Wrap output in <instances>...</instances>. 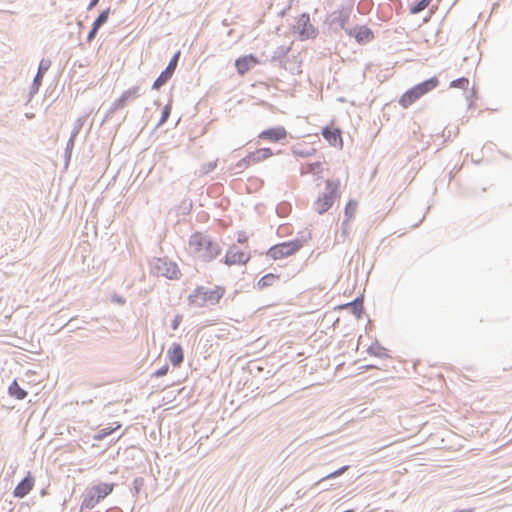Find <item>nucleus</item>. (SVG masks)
Returning a JSON list of instances; mask_svg holds the SVG:
<instances>
[{"instance_id":"nucleus-1","label":"nucleus","mask_w":512,"mask_h":512,"mask_svg":"<svg viewBox=\"0 0 512 512\" xmlns=\"http://www.w3.org/2000/svg\"><path fill=\"white\" fill-rule=\"evenodd\" d=\"M189 253L198 261L208 263L221 254V246L209 234L203 232L193 233L188 241Z\"/></svg>"},{"instance_id":"nucleus-2","label":"nucleus","mask_w":512,"mask_h":512,"mask_svg":"<svg viewBox=\"0 0 512 512\" xmlns=\"http://www.w3.org/2000/svg\"><path fill=\"white\" fill-rule=\"evenodd\" d=\"M438 85L439 79L436 76L424 80L423 82L408 89L399 99V104L403 108H408L422 96L437 88Z\"/></svg>"},{"instance_id":"nucleus-3","label":"nucleus","mask_w":512,"mask_h":512,"mask_svg":"<svg viewBox=\"0 0 512 512\" xmlns=\"http://www.w3.org/2000/svg\"><path fill=\"white\" fill-rule=\"evenodd\" d=\"M224 294L225 288L223 286H215L214 289L197 286L193 293L188 296V300L191 304L204 307L207 303L211 305L218 304Z\"/></svg>"},{"instance_id":"nucleus-4","label":"nucleus","mask_w":512,"mask_h":512,"mask_svg":"<svg viewBox=\"0 0 512 512\" xmlns=\"http://www.w3.org/2000/svg\"><path fill=\"white\" fill-rule=\"evenodd\" d=\"M325 184L326 191L321 196H319L313 204L314 210L319 214H324L326 211H328L332 207L335 199L340 197L339 180H327Z\"/></svg>"},{"instance_id":"nucleus-5","label":"nucleus","mask_w":512,"mask_h":512,"mask_svg":"<svg viewBox=\"0 0 512 512\" xmlns=\"http://www.w3.org/2000/svg\"><path fill=\"white\" fill-rule=\"evenodd\" d=\"M151 272L156 276H163L167 279L176 280L180 277L178 265L167 257L154 258L151 263Z\"/></svg>"},{"instance_id":"nucleus-6","label":"nucleus","mask_w":512,"mask_h":512,"mask_svg":"<svg viewBox=\"0 0 512 512\" xmlns=\"http://www.w3.org/2000/svg\"><path fill=\"white\" fill-rule=\"evenodd\" d=\"M303 247V241L300 239H293L285 242L278 243L271 246L266 255L274 260L289 257L298 252Z\"/></svg>"},{"instance_id":"nucleus-7","label":"nucleus","mask_w":512,"mask_h":512,"mask_svg":"<svg viewBox=\"0 0 512 512\" xmlns=\"http://www.w3.org/2000/svg\"><path fill=\"white\" fill-rule=\"evenodd\" d=\"M298 32V37L301 41L307 39H314L318 35L317 28L314 27L310 22V15L306 12L302 13L298 19L297 24L295 26Z\"/></svg>"},{"instance_id":"nucleus-8","label":"nucleus","mask_w":512,"mask_h":512,"mask_svg":"<svg viewBox=\"0 0 512 512\" xmlns=\"http://www.w3.org/2000/svg\"><path fill=\"white\" fill-rule=\"evenodd\" d=\"M272 155H273V152L270 148L257 149L256 151L250 152L244 158L239 160L235 165V169H237L239 172L243 171L251 164H255L260 161L266 160V159L270 158Z\"/></svg>"},{"instance_id":"nucleus-9","label":"nucleus","mask_w":512,"mask_h":512,"mask_svg":"<svg viewBox=\"0 0 512 512\" xmlns=\"http://www.w3.org/2000/svg\"><path fill=\"white\" fill-rule=\"evenodd\" d=\"M139 89L138 86H134L123 92L122 95L113 102L103 121H107L117 110L123 109L128 101L136 99L139 96Z\"/></svg>"},{"instance_id":"nucleus-10","label":"nucleus","mask_w":512,"mask_h":512,"mask_svg":"<svg viewBox=\"0 0 512 512\" xmlns=\"http://www.w3.org/2000/svg\"><path fill=\"white\" fill-rule=\"evenodd\" d=\"M353 5L349 4L346 7L333 11L327 18V21L334 29H346L345 25L350 19Z\"/></svg>"},{"instance_id":"nucleus-11","label":"nucleus","mask_w":512,"mask_h":512,"mask_svg":"<svg viewBox=\"0 0 512 512\" xmlns=\"http://www.w3.org/2000/svg\"><path fill=\"white\" fill-rule=\"evenodd\" d=\"M180 58V51L176 52L170 59L166 68L160 73L152 85V89L158 90L164 86L173 76Z\"/></svg>"},{"instance_id":"nucleus-12","label":"nucleus","mask_w":512,"mask_h":512,"mask_svg":"<svg viewBox=\"0 0 512 512\" xmlns=\"http://www.w3.org/2000/svg\"><path fill=\"white\" fill-rule=\"evenodd\" d=\"M251 258L250 254H246L244 251H241L236 245L231 246L224 257L221 260L224 264L228 266H232L235 264L244 265Z\"/></svg>"},{"instance_id":"nucleus-13","label":"nucleus","mask_w":512,"mask_h":512,"mask_svg":"<svg viewBox=\"0 0 512 512\" xmlns=\"http://www.w3.org/2000/svg\"><path fill=\"white\" fill-rule=\"evenodd\" d=\"M345 32L348 36L354 37L356 42L360 45L370 43L374 39L373 31L365 25L345 29Z\"/></svg>"},{"instance_id":"nucleus-14","label":"nucleus","mask_w":512,"mask_h":512,"mask_svg":"<svg viewBox=\"0 0 512 512\" xmlns=\"http://www.w3.org/2000/svg\"><path fill=\"white\" fill-rule=\"evenodd\" d=\"M51 66V60L43 58L38 66V70L36 75L33 78L32 85L30 88V94L33 96L38 93L40 86L42 85V81L45 73L49 70Z\"/></svg>"},{"instance_id":"nucleus-15","label":"nucleus","mask_w":512,"mask_h":512,"mask_svg":"<svg viewBox=\"0 0 512 512\" xmlns=\"http://www.w3.org/2000/svg\"><path fill=\"white\" fill-rule=\"evenodd\" d=\"M287 134L288 133L283 126H276L263 130L258 137L270 142H280L281 140L286 139Z\"/></svg>"},{"instance_id":"nucleus-16","label":"nucleus","mask_w":512,"mask_h":512,"mask_svg":"<svg viewBox=\"0 0 512 512\" xmlns=\"http://www.w3.org/2000/svg\"><path fill=\"white\" fill-rule=\"evenodd\" d=\"M259 63L256 56L253 54L244 55L236 59L235 67L239 75L246 74L249 70L254 68Z\"/></svg>"},{"instance_id":"nucleus-17","label":"nucleus","mask_w":512,"mask_h":512,"mask_svg":"<svg viewBox=\"0 0 512 512\" xmlns=\"http://www.w3.org/2000/svg\"><path fill=\"white\" fill-rule=\"evenodd\" d=\"M323 138L332 146L342 148V131L339 128L325 126L322 129Z\"/></svg>"},{"instance_id":"nucleus-18","label":"nucleus","mask_w":512,"mask_h":512,"mask_svg":"<svg viewBox=\"0 0 512 512\" xmlns=\"http://www.w3.org/2000/svg\"><path fill=\"white\" fill-rule=\"evenodd\" d=\"M35 479L30 472L16 485L13 495L16 498H24L34 486Z\"/></svg>"},{"instance_id":"nucleus-19","label":"nucleus","mask_w":512,"mask_h":512,"mask_svg":"<svg viewBox=\"0 0 512 512\" xmlns=\"http://www.w3.org/2000/svg\"><path fill=\"white\" fill-rule=\"evenodd\" d=\"M167 357L173 367H179L184 361V350L179 343H172L167 351Z\"/></svg>"},{"instance_id":"nucleus-20","label":"nucleus","mask_w":512,"mask_h":512,"mask_svg":"<svg viewBox=\"0 0 512 512\" xmlns=\"http://www.w3.org/2000/svg\"><path fill=\"white\" fill-rule=\"evenodd\" d=\"M364 299H363V296H358L356 297L354 300H352L351 302H348L344 305H342V308H349L351 310V313L357 318V319H360L362 318L363 314H364Z\"/></svg>"},{"instance_id":"nucleus-21","label":"nucleus","mask_w":512,"mask_h":512,"mask_svg":"<svg viewBox=\"0 0 512 512\" xmlns=\"http://www.w3.org/2000/svg\"><path fill=\"white\" fill-rule=\"evenodd\" d=\"M82 503H81V511L84 509L91 510L93 509L99 502L100 499L96 496L95 493H93L92 489H88L82 496Z\"/></svg>"},{"instance_id":"nucleus-22","label":"nucleus","mask_w":512,"mask_h":512,"mask_svg":"<svg viewBox=\"0 0 512 512\" xmlns=\"http://www.w3.org/2000/svg\"><path fill=\"white\" fill-rule=\"evenodd\" d=\"M279 282H280V276L279 275H276V274H273V273H268V274L262 276L258 280V282L256 284V287L259 290H263L265 288L274 286V285H276Z\"/></svg>"},{"instance_id":"nucleus-23","label":"nucleus","mask_w":512,"mask_h":512,"mask_svg":"<svg viewBox=\"0 0 512 512\" xmlns=\"http://www.w3.org/2000/svg\"><path fill=\"white\" fill-rule=\"evenodd\" d=\"M114 486V483H100L98 485L93 486L91 489L93 493H95L98 499H100L101 501L112 493Z\"/></svg>"},{"instance_id":"nucleus-24","label":"nucleus","mask_w":512,"mask_h":512,"mask_svg":"<svg viewBox=\"0 0 512 512\" xmlns=\"http://www.w3.org/2000/svg\"><path fill=\"white\" fill-rule=\"evenodd\" d=\"M8 394L17 400H23L28 395L27 391L20 387L17 380H13V382L9 385Z\"/></svg>"},{"instance_id":"nucleus-25","label":"nucleus","mask_w":512,"mask_h":512,"mask_svg":"<svg viewBox=\"0 0 512 512\" xmlns=\"http://www.w3.org/2000/svg\"><path fill=\"white\" fill-rule=\"evenodd\" d=\"M386 352H387V349L385 347H383L382 345H380L378 343V341H375L374 343H372L367 349V353L369 355L375 356L378 358L388 357V354Z\"/></svg>"},{"instance_id":"nucleus-26","label":"nucleus","mask_w":512,"mask_h":512,"mask_svg":"<svg viewBox=\"0 0 512 512\" xmlns=\"http://www.w3.org/2000/svg\"><path fill=\"white\" fill-rule=\"evenodd\" d=\"M292 152L297 157L307 158V157L312 156L316 152V150L310 146L299 145V146L293 147Z\"/></svg>"},{"instance_id":"nucleus-27","label":"nucleus","mask_w":512,"mask_h":512,"mask_svg":"<svg viewBox=\"0 0 512 512\" xmlns=\"http://www.w3.org/2000/svg\"><path fill=\"white\" fill-rule=\"evenodd\" d=\"M357 209V202L355 200H349L344 209L345 219L342 221V226L347 225L350 219L354 216Z\"/></svg>"},{"instance_id":"nucleus-28","label":"nucleus","mask_w":512,"mask_h":512,"mask_svg":"<svg viewBox=\"0 0 512 512\" xmlns=\"http://www.w3.org/2000/svg\"><path fill=\"white\" fill-rule=\"evenodd\" d=\"M76 138L77 137H74V136L70 135V137H69V139L67 141V144H66V147H65V152H64V162H65L64 163V167H65V169H67L68 166H69Z\"/></svg>"},{"instance_id":"nucleus-29","label":"nucleus","mask_w":512,"mask_h":512,"mask_svg":"<svg viewBox=\"0 0 512 512\" xmlns=\"http://www.w3.org/2000/svg\"><path fill=\"white\" fill-rule=\"evenodd\" d=\"M350 468L349 465H344L342 467H340L339 469L327 474L326 476L322 477L317 483L316 485H321L322 483H324L326 480H329V479H334V478H337L339 476H341L342 474H344L348 469Z\"/></svg>"},{"instance_id":"nucleus-30","label":"nucleus","mask_w":512,"mask_h":512,"mask_svg":"<svg viewBox=\"0 0 512 512\" xmlns=\"http://www.w3.org/2000/svg\"><path fill=\"white\" fill-rule=\"evenodd\" d=\"M290 51V47L278 46L272 53L271 62L281 61Z\"/></svg>"},{"instance_id":"nucleus-31","label":"nucleus","mask_w":512,"mask_h":512,"mask_svg":"<svg viewBox=\"0 0 512 512\" xmlns=\"http://www.w3.org/2000/svg\"><path fill=\"white\" fill-rule=\"evenodd\" d=\"M110 13H111L110 8L103 10L98 15V17L93 21L92 25L94 26V28L100 29L108 21Z\"/></svg>"},{"instance_id":"nucleus-32","label":"nucleus","mask_w":512,"mask_h":512,"mask_svg":"<svg viewBox=\"0 0 512 512\" xmlns=\"http://www.w3.org/2000/svg\"><path fill=\"white\" fill-rule=\"evenodd\" d=\"M121 427V425H117L116 427L112 428V427H107V428H103L101 430H99L94 436H93V439L96 440V441H101L103 439H105L106 437H108L109 435H111L113 432H115L117 429H119Z\"/></svg>"},{"instance_id":"nucleus-33","label":"nucleus","mask_w":512,"mask_h":512,"mask_svg":"<svg viewBox=\"0 0 512 512\" xmlns=\"http://www.w3.org/2000/svg\"><path fill=\"white\" fill-rule=\"evenodd\" d=\"M431 0H418L415 3H413L410 7V13L411 14H418L422 12L424 9H426Z\"/></svg>"},{"instance_id":"nucleus-34","label":"nucleus","mask_w":512,"mask_h":512,"mask_svg":"<svg viewBox=\"0 0 512 512\" xmlns=\"http://www.w3.org/2000/svg\"><path fill=\"white\" fill-rule=\"evenodd\" d=\"M469 85V79L467 77H460L450 82L451 88H460L467 90Z\"/></svg>"},{"instance_id":"nucleus-35","label":"nucleus","mask_w":512,"mask_h":512,"mask_svg":"<svg viewBox=\"0 0 512 512\" xmlns=\"http://www.w3.org/2000/svg\"><path fill=\"white\" fill-rule=\"evenodd\" d=\"M171 105L170 104H166L162 110V113H161V117H160V120H159V123H158V126H161L163 125L167 120L168 118L170 117V114H171Z\"/></svg>"},{"instance_id":"nucleus-36","label":"nucleus","mask_w":512,"mask_h":512,"mask_svg":"<svg viewBox=\"0 0 512 512\" xmlns=\"http://www.w3.org/2000/svg\"><path fill=\"white\" fill-rule=\"evenodd\" d=\"M290 210L291 207L287 202L280 203L276 208L277 214L281 217L287 216Z\"/></svg>"},{"instance_id":"nucleus-37","label":"nucleus","mask_w":512,"mask_h":512,"mask_svg":"<svg viewBox=\"0 0 512 512\" xmlns=\"http://www.w3.org/2000/svg\"><path fill=\"white\" fill-rule=\"evenodd\" d=\"M322 169V164L320 162H313L307 165V172L311 174H320Z\"/></svg>"},{"instance_id":"nucleus-38","label":"nucleus","mask_w":512,"mask_h":512,"mask_svg":"<svg viewBox=\"0 0 512 512\" xmlns=\"http://www.w3.org/2000/svg\"><path fill=\"white\" fill-rule=\"evenodd\" d=\"M84 122H85V118L84 117H80L78 118L75 123H74V128L71 132V136H74V137H77L78 134L80 133L83 125H84Z\"/></svg>"},{"instance_id":"nucleus-39","label":"nucleus","mask_w":512,"mask_h":512,"mask_svg":"<svg viewBox=\"0 0 512 512\" xmlns=\"http://www.w3.org/2000/svg\"><path fill=\"white\" fill-rule=\"evenodd\" d=\"M143 486H144V478L137 477L133 480L132 491L134 492V494H139Z\"/></svg>"},{"instance_id":"nucleus-40","label":"nucleus","mask_w":512,"mask_h":512,"mask_svg":"<svg viewBox=\"0 0 512 512\" xmlns=\"http://www.w3.org/2000/svg\"><path fill=\"white\" fill-rule=\"evenodd\" d=\"M217 167V161H211V162H208L206 164H204L200 170L201 174L205 175V174H208L212 171H214V169Z\"/></svg>"},{"instance_id":"nucleus-41","label":"nucleus","mask_w":512,"mask_h":512,"mask_svg":"<svg viewBox=\"0 0 512 512\" xmlns=\"http://www.w3.org/2000/svg\"><path fill=\"white\" fill-rule=\"evenodd\" d=\"M168 371H169V365L165 364L162 367H160L159 369H157L152 374V376H154V377H162V376L166 375L168 373Z\"/></svg>"},{"instance_id":"nucleus-42","label":"nucleus","mask_w":512,"mask_h":512,"mask_svg":"<svg viewBox=\"0 0 512 512\" xmlns=\"http://www.w3.org/2000/svg\"><path fill=\"white\" fill-rule=\"evenodd\" d=\"M182 319H183L182 315H180V314L175 315L174 319L171 321V328L173 330H177L182 322Z\"/></svg>"},{"instance_id":"nucleus-43","label":"nucleus","mask_w":512,"mask_h":512,"mask_svg":"<svg viewBox=\"0 0 512 512\" xmlns=\"http://www.w3.org/2000/svg\"><path fill=\"white\" fill-rule=\"evenodd\" d=\"M98 31H99L98 28H94L93 25L91 26V29H90V31L87 34V42L88 43L92 42L95 39Z\"/></svg>"},{"instance_id":"nucleus-44","label":"nucleus","mask_w":512,"mask_h":512,"mask_svg":"<svg viewBox=\"0 0 512 512\" xmlns=\"http://www.w3.org/2000/svg\"><path fill=\"white\" fill-rule=\"evenodd\" d=\"M247 240H248V236L245 232L238 233V238H237L238 243L243 244V243L247 242Z\"/></svg>"},{"instance_id":"nucleus-45","label":"nucleus","mask_w":512,"mask_h":512,"mask_svg":"<svg viewBox=\"0 0 512 512\" xmlns=\"http://www.w3.org/2000/svg\"><path fill=\"white\" fill-rule=\"evenodd\" d=\"M112 301L116 302L118 304H121V305H123L125 303V299L122 296L117 295V294H114L112 296Z\"/></svg>"},{"instance_id":"nucleus-46","label":"nucleus","mask_w":512,"mask_h":512,"mask_svg":"<svg viewBox=\"0 0 512 512\" xmlns=\"http://www.w3.org/2000/svg\"><path fill=\"white\" fill-rule=\"evenodd\" d=\"M465 91H466V98L468 100H470L472 97L476 96V90L474 87L470 91H467V90H465Z\"/></svg>"},{"instance_id":"nucleus-47","label":"nucleus","mask_w":512,"mask_h":512,"mask_svg":"<svg viewBox=\"0 0 512 512\" xmlns=\"http://www.w3.org/2000/svg\"><path fill=\"white\" fill-rule=\"evenodd\" d=\"M99 1L100 0H90L87 10H92L99 3Z\"/></svg>"},{"instance_id":"nucleus-48","label":"nucleus","mask_w":512,"mask_h":512,"mask_svg":"<svg viewBox=\"0 0 512 512\" xmlns=\"http://www.w3.org/2000/svg\"><path fill=\"white\" fill-rule=\"evenodd\" d=\"M474 509L473 508H469V509H462V510H454L453 512H473Z\"/></svg>"},{"instance_id":"nucleus-49","label":"nucleus","mask_w":512,"mask_h":512,"mask_svg":"<svg viewBox=\"0 0 512 512\" xmlns=\"http://www.w3.org/2000/svg\"><path fill=\"white\" fill-rule=\"evenodd\" d=\"M375 367H376V365L371 364V365L363 366L362 368H365V369H371V368H375Z\"/></svg>"},{"instance_id":"nucleus-50","label":"nucleus","mask_w":512,"mask_h":512,"mask_svg":"<svg viewBox=\"0 0 512 512\" xmlns=\"http://www.w3.org/2000/svg\"><path fill=\"white\" fill-rule=\"evenodd\" d=\"M346 233H347V232H346L345 225H344V226H342V234H343V235H346Z\"/></svg>"},{"instance_id":"nucleus-51","label":"nucleus","mask_w":512,"mask_h":512,"mask_svg":"<svg viewBox=\"0 0 512 512\" xmlns=\"http://www.w3.org/2000/svg\"><path fill=\"white\" fill-rule=\"evenodd\" d=\"M425 219V216H422V218L419 220V223H422Z\"/></svg>"},{"instance_id":"nucleus-52","label":"nucleus","mask_w":512,"mask_h":512,"mask_svg":"<svg viewBox=\"0 0 512 512\" xmlns=\"http://www.w3.org/2000/svg\"><path fill=\"white\" fill-rule=\"evenodd\" d=\"M425 219V216H422V218L419 220V223H422Z\"/></svg>"},{"instance_id":"nucleus-53","label":"nucleus","mask_w":512,"mask_h":512,"mask_svg":"<svg viewBox=\"0 0 512 512\" xmlns=\"http://www.w3.org/2000/svg\"><path fill=\"white\" fill-rule=\"evenodd\" d=\"M425 219V216H422V218L419 220V223H422Z\"/></svg>"},{"instance_id":"nucleus-54","label":"nucleus","mask_w":512,"mask_h":512,"mask_svg":"<svg viewBox=\"0 0 512 512\" xmlns=\"http://www.w3.org/2000/svg\"><path fill=\"white\" fill-rule=\"evenodd\" d=\"M425 219V216H422V218L419 220V223H422Z\"/></svg>"}]
</instances>
